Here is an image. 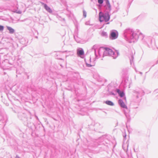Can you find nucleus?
<instances>
[{
    "label": "nucleus",
    "instance_id": "obj_1",
    "mask_svg": "<svg viewBox=\"0 0 158 158\" xmlns=\"http://www.w3.org/2000/svg\"><path fill=\"white\" fill-rule=\"evenodd\" d=\"M96 46H93L92 49L94 51L95 58L93 59L94 61L96 59H98L100 57H104L105 56H111L113 59H116L118 56V52L114 51L112 49L108 48L101 47L98 49H96Z\"/></svg>",
    "mask_w": 158,
    "mask_h": 158
},
{
    "label": "nucleus",
    "instance_id": "obj_2",
    "mask_svg": "<svg viewBox=\"0 0 158 158\" xmlns=\"http://www.w3.org/2000/svg\"><path fill=\"white\" fill-rule=\"evenodd\" d=\"M123 35L126 40L130 43L134 42L136 41L139 38L142 40L143 38V34L139 31H134L131 28H127L124 31Z\"/></svg>",
    "mask_w": 158,
    "mask_h": 158
},
{
    "label": "nucleus",
    "instance_id": "obj_3",
    "mask_svg": "<svg viewBox=\"0 0 158 158\" xmlns=\"http://www.w3.org/2000/svg\"><path fill=\"white\" fill-rule=\"evenodd\" d=\"M110 15L109 13L104 12V13L100 12L99 13V19L100 22L105 21L108 22L110 19Z\"/></svg>",
    "mask_w": 158,
    "mask_h": 158
},
{
    "label": "nucleus",
    "instance_id": "obj_4",
    "mask_svg": "<svg viewBox=\"0 0 158 158\" xmlns=\"http://www.w3.org/2000/svg\"><path fill=\"white\" fill-rule=\"evenodd\" d=\"M106 4L104 7V12L110 13L111 10V5L108 0H106Z\"/></svg>",
    "mask_w": 158,
    "mask_h": 158
},
{
    "label": "nucleus",
    "instance_id": "obj_5",
    "mask_svg": "<svg viewBox=\"0 0 158 158\" xmlns=\"http://www.w3.org/2000/svg\"><path fill=\"white\" fill-rule=\"evenodd\" d=\"M118 102L119 105L121 107L125 108L126 109H127V106L125 105L123 100L121 99H119L118 101Z\"/></svg>",
    "mask_w": 158,
    "mask_h": 158
},
{
    "label": "nucleus",
    "instance_id": "obj_6",
    "mask_svg": "<svg viewBox=\"0 0 158 158\" xmlns=\"http://www.w3.org/2000/svg\"><path fill=\"white\" fill-rule=\"evenodd\" d=\"M130 111L128 109L124 110V113L128 120L130 119Z\"/></svg>",
    "mask_w": 158,
    "mask_h": 158
},
{
    "label": "nucleus",
    "instance_id": "obj_7",
    "mask_svg": "<svg viewBox=\"0 0 158 158\" xmlns=\"http://www.w3.org/2000/svg\"><path fill=\"white\" fill-rule=\"evenodd\" d=\"M42 4L44 5V7L45 9L49 13H52V11L51 9L48 6L47 4H44V3H42Z\"/></svg>",
    "mask_w": 158,
    "mask_h": 158
},
{
    "label": "nucleus",
    "instance_id": "obj_8",
    "mask_svg": "<svg viewBox=\"0 0 158 158\" xmlns=\"http://www.w3.org/2000/svg\"><path fill=\"white\" fill-rule=\"evenodd\" d=\"M118 37V35L114 31H112L111 32L110 34V38H111L112 39H115Z\"/></svg>",
    "mask_w": 158,
    "mask_h": 158
},
{
    "label": "nucleus",
    "instance_id": "obj_9",
    "mask_svg": "<svg viewBox=\"0 0 158 158\" xmlns=\"http://www.w3.org/2000/svg\"><path fill=\"white\" fill-rule=\"evenodd\" d=\"M116 91L118 93V94H119V96L121 97H123L125 95V94L124 93V92L123 91H121L119 89H116Z\"/></svg>",
    "mask_w": 158,
    "mask_h": 158
},
{
    "label": "nucleus",
    "instance_id": "obj_10",
    "mask_svg": "<svg viewBox=\"0 0 158 158\" xmlns=\"http://www.w3.org/2000/svg\"><path fill=\"white\" fill-rule=\"evenodd\" d=\"M77 54L79 56H82L84 54V51L82 48H80L77 50Z\"/></svg>",
    "mask_w": 158,
    "mask_h": 158
},
{
    "label": "nucleus",
    "instance_id": "obj_11",
    "mask_svg": "<svg viewBox=\"0 0 158 158\" xmlns=\"http://www.w3.org/2000/svg\"><path fill=\"white\" fill-rule=\"evenodd\" d=\"M129 57L130 60L131 64H132L134 59L133 54L132 53H131L130 54L129 56Z\"/></svg>",
    "mask_w": 158,
    "mask_h": 158
},
{
    "label": "nucleus",
    "instance_id": "obj_12",
    "mask_svg": "<svg viewBox=\"0 0 158 158\" xmlns=\"http://www.w3.org/2000/svg\"><path fill=\"white\" fill-rule=\"evenodd\" d=\"M7 29L9 31V32L10 34H13L14 33L15 31L14 29L12 28L11 27L7 26Z\"/></svg>",
    "mask_w": 158,
    "mask_h": 158
},
{
    "label": "nucleus",
    "instance_id": "obj_13",
    "mask_svg": "<svg viewBox=\"0 0 158 158\" xmlns=\"http://www.w3.org/2000/svg\"><path fill=\"white\" fill-rule=\"evenodd\" d=\"M90 63L89 64L86 63V65L88 67H90L93 66L95 65V63L94 62H91V58H90Z\"/></svg>",
    "mask_w": 158,
    "mask_h": 158
},
{
    "label": "nucleus",
    "instance_id": "obj_14",
    "mask_svg": "<svg viewBox=\"0 0 158 158\" xmlns=\"http://www.w3.org/2000/svg\"><path fill=\"white\" fill-rule=\"evenodd\" d=\"M105 103L108 105L111 106H113L114 105V103L111 101H106L105 102Z\"/></svg>",
    "mask_w": 158,
    "mask_h": 158
},
{
    "label": "nucleus",
    "instance_id": "obj_15",
    "mask_svg": "<svg viewBox=\"0 0 158 158\" xmlns=\"http://www.w3.org/2000/svg\"><path fill=\"white\" fill-rule=\"evenodd\" d=\"M101 35L102 36H106L107 35V34L106 32L103 31L102 32Z\"/></svg>",
    "mask_w": 158,
    "mask_h": 158
},
{
    "label": "nucleus",
    "instance_id": "obj_16",
    "mask_svg": "<svg viewBox=\"0 0 158 158\" xmlns=\"http://www.w3.org/2000/svg\"><path fill=\"white\" fill-rule=\"evenodd\" d=\"M98 2L100 4H102L103 2V0H98Z\"/></svg>",
    "mask_w": 158,
    "mask_h": 158
},
{
    "label": "nucleus",
    "instance_id": "obj_17",
    "mask_svg": "<svg viewBox=\"0 0 158 158\" xmlns=\"http://www.w3.org/2000/svg\"><path fill=\"white\" fill-rule=\"evenodd\" d=\"M4 29V27L2 25H0V31H3Z\"/></svg>",
    "mask_w": 158,
    "mask_h": 158
},
{
    "label": "nucleus",
    "instance_id": "obj_18",
    "mask_svg": "<svg viewBox=\"0 0 158 158\" xmlns=\"http://www.w3.org/2000/svg\"><path fill=\"white\" fill-rule=\"evenodd\" d=\"M83 16H84L85 17H86V12L84 10L83 11Z\"/></svg>",
    "mask_w": 158,
    "mask_h": 158
},
{
    "label": "nucleus",
    "instance_id": "obj_19",
    "mask_svg": "<svg viewBox=\"0 0 158 158\" xmlns=\"http://www.w3.org/2000/svg\"><path fill=\"white\" fill-rule=\"evenodd\" d=\"M16 158H20L18 155H16L15 157Z\"/></svg>",
    "mask_w": 158,
    "mask_h": 158
},
{
    "label": "nucleus",
    "instance_id": "obj_20",
    "mask_svg": "<svg viewBox=\"0 0 158 158\" xmlns=\"http://www.w3.org/2000/svg\"><path fill=\"white\" fill-rule=\"evenodd\" d=\"M126 135H123L124 139H126Z\"/></svg>",
    "mask_w": 158,
    "mask_h": 158
},
{
    "label": "nucleus",
    "instance_id": "obj_21",
    "mask_svg": "<svg viewBox=\"0 0 158 158\" xmlns=\"http://www.w3.org/2000/svg\"><path fill=\"white\" fill-rule=\"evenodd\" d=\"M17 13L19 14H21V11H19L18 12H17Z\"/></svg>",
    "mask_w": 158,
    "mask_h": 158
},
{
    "label": "nucleus",
    "instance_id": "obj_22",
    "mask_svg": "<svg viewBox=\"0 0 158 158\" xmlns=\"http://www.w3.org/2000/svg\"><path fill=\"white\" fill-rule=\"evenodd\" d=\"M137 94H140V93L138 92H137Z\"/></svg>",
    "mask_w": 158,
    "mask_h": 158
},
{
    "label": "nucleus",
    "instance_id": "obj_23",
    "mask_svg": "<svg viewBox=\"0 0 158 158\" xmlns=\"http://www.w3.org/2000/svg\"><path fill=\"white\" fill-rule=\"evenodd\" d=\"M140 74L141 75L142 74V73L141 72H139Z\"/></svg>",
    "mask_w": 158,
    "mask_h": 158
},
{
    "label": "nucleus",
    "instance_id": "obj_24",
    "mask_svg": "<svg viewBox=\"0 0 158 158\" xmlns=\"http://www.w3.org/2000/svg\"><path fill=\"white\" fill-rule=\"evenodd\" d=\"M136 97H137V98H139L138 95H137V96H136Z\"/></svg>",
    "mask_w": 158,
    "mask_h": 158
},
{
    "label": "nucleus",
    "instance_id": "obj_25",
    "mask_svg": "<svg viewBox=\"0 0 158 158\" xmlns=\"http://www.w3.org/2000/svg\"><path fill=\"white\" fill-rule=\"evenodd\" d=\"M36 38H38V37H37V36H36Z\"/></svg>",
    "mask_w": 158,
    "mask_h": 158
},
{
    "label": "nucleus",
    "instance_id": "obj_26",
    "mask_svg": "<svg viewBox=\"0 0 158 158\" xmlns=\"http://www.w3.org/2000/svg\"><path fill=\"white\" fill-rule=\"evenodd\" d=\"M135 108H137V107H135Z\"/></svg>",
    "mask_w": 158,
    "mask_h": 158
}]
</instances>
